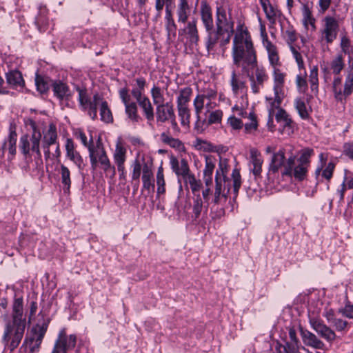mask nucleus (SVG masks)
I'll return each instance as SVG.
<instances>
[{"instance_id":"4","label":"nucleus","mask_w":353,"mask_h":353,"mask_svg":"<svg viewBox=\"0 0 353 353\" xmlns=\"http://www.w3.org/2000/svg\"><path fill=\"white\" fill-rule=\"evenodd\" d=\"M38 316V322L32 327L30 336H26L24 341V344L29 347L31 353L39 352L50 321V318L42 312L39 313Z\"/></svg>"},{"instance_id":"46","label":"nucleus","mask_w":353,"mask_h":353,"mask_svg":"<svg viewBox=\"0 0 353 353\" xmlns=\"http://www.w3.org/2000/svg\"><path fill=\"white\" fill-rule=\"evenodd\" d=\"M125 112L128 118L133 122H139L141 120L140 116L138 114L137 105L136 103L132 102L125 105Z\"/></svg>"},{"instance_id":"22","label":"nucleus","mask_w":353,"mask_h":353,"mask_svg":"<svg viewBox=\"0 0 353 353\" xmlns=\"http://www.w3.org/2000/svg\"><path fill=\"white\" fill-rule=\"evenodd\" d=\"M201 15L203 23L205 26L206 30L208 32V34L213 30L214 23L212 14L211 8L205 3L202 2L201 6Z\"/></svg>"},{"instance_id":"27","label":"nucleus","mask_w":353,"mask_h":353,"mask_svg":"<svg viewBox=\"0 0 353 353\" xmlns=\"http://www.w3.org/2000/svg\"><path fill=\"white\" fill-rule=\"evenodd\" d=\"M283 97V94L282 92H278L277 94L274 93V98L268 97L265 98L268 103L269 121L272 122L274 110L279 109Z\"/></svg>"},{"instance_id":"21","label":"nucleus","mask_w":353,"mask_h":353,"mask_svg":"<svg viewBox=\"0 0 353 353\" xmlns=\"http://www.w3.org/2000/svg\"><path fill=\"white\" fill-rule=\"evenodd\" d=\"M143 189L149 190L154 188L152 164L143 162L142 174Z\"/></svg>"},{"instance_id":"32","label":"nucleus","mask_w":353,"mask_h":353,"mask_svg":"<svg viewBox=\"0 0 353 353\" xmlns=\"http://www.w3.org/2000/svg\"><path fill=\"white\" fill-rule=\"evenodd\" d=\"M96 150V154L98 157V161L99 163L100 164L101 168L103 170H107L108 168H110V165H111V163L100 141H99L98 143H97Z\"/></svg>"},{"instance_id":"58","label":"nucleus","mask_w":353,"mask_h":353,"mask_svg":"<svg viewBox=\"0 0 353 353\" xmlns=\"http://www.w3.org/2000/svg\"><path fill=\"white\" fill-rule=\"evenodd\" d=\"M340 46L342 52L350 57L352 54V48L350 40L345 35L341 37Z\"/></svg>"},{"instance_id":"42","label":"nucleus","mask_w":353,"mask_h":353,"mask_svg":"<svg viewBox=\"0 0 353 353\" xmlns=\"http://www.w3.org/2000/svg\"><path fill=\"white\" fill-rule=\"evenodd\" d=\"M303 22L305 27L310 25L313 29H315V19L313 17L312 12L307 4H304L302 8Z\"/></svg>"},{"instance_id":"63","label":"nucleus","mask_w":353,"mask_h":353,"mask_svg":"<svg viewBox=\"0 0 353 353\" xmlns=\"http://www.w3.org/2000/svg\"><path fill=\"white\" fill-rule=\"evenodd\" d=\"M296 84L300 92H305L307 90V83L305 77L299 74L296 78Z\"/></svg>"},{"instance_id":"57","label":"nucleus","mask_w":353,"mask_h":353,"mask_svg":"<svg viewBox=\"0 0 353 353\" xmlns=\"http://www.w3.org/2000/svg\"><path fill=\"white\" fill-rule=\"evenodd\" d=\"M284 38L290 48L291 46H294V43L297 40V36L295 30L292 28H289L283 32Z\"/></svg>"},{"instance_id":"11","label":"nucleus","mask_w":353,"mask_h":353,"mask_svg":"<svg viewBox=\"0 0 353 353\" xmlns=\"http://www.w3.org/2000/svg\"><path fill=\"white\" fill-rule=\"evenodd\" d=\"M170 163L171 168L177 176L179 183L181 182V179L184 181L189 176L193 174L190 171L188 162L185 158L179 160L176 157L172 156L170 159Z\"/></svg>"},{"instance_id":"51","label":"nucleus","mask_w":353,"mask_h":353,"mask_svg":"<svg viewBox=\"0 0 353 353\" xmlns=\"http://www.w3.org/2000/svg\"><path fill=\"white\" fill-rule=\"evenodd\" d=\"M161 140L164 143H166V144L169 145L170 147L174 148L179 149L183 145V143L180 140H179L178 139H174V138L169 136L168 134H167L165 132H163L161 134Z\"/></svg>"},{"instance_id":"55","label":"nucleus","mask_w":353,"mask_h":353,"mask_svg":"<svg viewBox=\"0 0 353 353\" xmlns=\"http://www.w3.org/2000/svg\"><path fill=\"white\" fill-rule=\"evenodd\" d=\"M77 90L79 93V102L81 109H83L88 104L92 101L91 99L89 98L87 94V91L85 89H82L80 88H77Z\"/></svg>"},{"instance_id":"53","label":"nucleus","mask_w":353,"mask_h":353,"mask_svg":"<svg viewBox=\"0 0 353 353\" xmlns=\"http://www.w3.org/2000/svg\"><path fill=\"white\" fill-rule=\"evenodd\" d=\"M275 118L277 122H282L284 126H290L292 123V120L289 117L288 114L282 108L278 110Z\"/></svg>"},{"instance_id":"30","label":"nucleus","mask_w":353,"mask_h":353,"mask_svg":"<svg viewBox=\"0 0 353 353\" xmlns=\"http://www.w3.org/2000/svg\"><path fill=\"white\" fill-rule=\"evenodd\" d=\"M190 10L189 0H179L176 10L178 21L185 23L190 13Z\"/></svg>"},{"instance_id":"31","label":"nucleus","mask_w":353,"mask_h":353,"mask_svg":"<svg viewBox=\"0 0 353 353\" xmlns=\"http://www.w3.org/2000/svg\"><path fill=\"white\" fill-rule=\"evenodd\" d=\"M57 132L56 125L50 123L48 130L44 133L42 144L51 146L57 144Z\"/></svg>"},{"instance_id":"28","label":"nucleus","mask_w":353,"mask_h":353,"mask_svg":"<svg viewBox=\"0 0 353 353\" xmlns=\"http://www.w3.org/2000/svg\"><path fill=\"white\" fill-rule=\"evenodd\" d=\"M263 44L268 53V58L270 64L276 68L279 63V57L277 52L276 47L267 38L263 40Z\"/></svg>"},{"instance_id":"7","label":"nucleus","mask_w":353,"mask_h":353,"mask_svg":"<svg viewBox=\"0 0 353 353\" xmlns=\"http://www.w3.org/2000/svg\"><path fill=\"white\" fill-rule=\"evenodd\" d=\"M24 332L25 328L6 323L1 336V343L4 345V350H9L10 353H12L19 345Z\"/></svg>"},{"instance_id":"3","label":"nucleus","mask_w":353,"mask_h":353,"mask_svg":"<svg viewBox=\"0 0 353 353\" xmlns=\"http://www.w3.org/2000/svg\"><path fill=\"white\" fill-rule=\"evenodd\" d=\"M216 30L208 34L206 46L209 51L213 49L219 39L222 46L228 44L234 34V23L227 19L225 11L221 7L216 10Z\"/></svg>"},{"instance_id":"47","label":"nucleus","mask_w":353,"mask_h":353,"mask_svg":"<svg viewBox=\"0 0 353 353\" xmlns=\"http://www.w3.org/2000/svg\"><path fill=\"white\" fill-rule=\"evenodd\" d=\"M223 117V112L221 110H216L209 112L206 119V126L212 124L221 123Z\"/></svg>"},{"instance_id":"39","label":"nucleus","mask_w":353,"mask_h":353,"mask_svg":"<svg viewBox=\"0 0 353 353\" xmlns=\"http://www.w3.org/2000/svg\"><path fill=\"white\" fill-rule=\"evenodd\" d=\"M143 164L138 160L135 159L132 164V180L135 181L136 183L134 185V192L137 191L139 183V178L141 174V170L143 171Z\"/></svg>"},{"instance_id":"60","label":"nucleus","mask_w":353,"mask_h":353,"mask_svg":"<svg viewBox=\"0 0 353 353\" xmlns=\"http://www.w3.org/2000/svg\"><path fill=\"white\" fill-rule=\"evenodd\" d=\"M35 83L38 91L41 93H45L49 89L48 81L41 76L37 74L35 78Z\"/></svg>"},{"instance_id":"45","label":"nucleus","mask_w":353,"mask_h":353,"mask_svg":"<svg viewBox=\"0 0 353 353\" xmlns=\"http://www.w3.org/2000/svg\"><path fill=\"white\" fill-rule=\"evenodd\" d=\"M101 120L105 123H109L113 121V117L110 110L108 103L103 101L100 107Z\"/></svg>"},{"instance_id":"10","label":"nucleus","mask_w":353,"mask_h":353,"mask_svg":"<svg viewBox=\"0 0 353 353\" xmlns=\"http://www.w3.org/2000/svg\"><path fill=\"white\" fill-rule=\"evenodd\" d=\"M309 322L315 332L327 341L332 342L335 340L336 336L334 330L327 326L321 319L310 316Z\"/></svg>"},{"instance_id":"5","label":"nucleus","mask_w":353,"mask_h":353,"mask_svg":"<svg viewBox=\"0 0 353 353\" xmlns=\"http://www.w3.org/2000/svg\"><path fill=\"white\" fill-rule=\"evenodd\" d=\"M30 126L32 129L31 135L24 134L20 138L19 149L24 155L35 153L39 158L41 157L40 150L42 134L37 128L35 122L31 121Z\"/></svg>"},{"instance_id":"17","label":"nucleus","mask_w":353,"mask_h":353,"mask_svg":"<svg viewBox=\"0 0 353 353\" xmlns=\"http://www.w3.org/2000/svg\"><path fill=\"white\" fill-rule=\"evenodd\" d=\"M17 134L15 131H10L8 136L4 139L0 147V158L4 156L6 150H8L11 156L16 154V143Z\"/></svg>"},{"instance_id":"24","label":"nucleus","mask_w":353,"mask_h":353,"mask_svg":"<svg viewBox=\"0 0 353 353\" xmlns=\"http://www.w3.org/2000/svg\"><path fill=\"white\" fill-rule=\"evenodd\" d=\"M103 99L98 94L96 93L93 95L92 101L82 109L83 111H86L89 117L92 120L97 119V108L101 105Z\"/></svg>"},{"instance_id":"48","label":"nucleus","mask_w":353,"mask_h":353,"mask_svg":"<svg viewBox=\"0 0 353 353\" xmlns=\"http://www.w3.org/2000/svg\"><path fill=\"white\" fill-rule=\"evenodd\" d=\"M184 183L186 185H190V189L194 195H196L197 192H199L201 188H202V183L201 181L196 179L194 174H192L191 176H189V177L184 181Z\"/></svg>"},{"instance_id":"41","label":"nucleus","mask_w":353,"mask_h":353,"mask_svg":"<svg viewBox=\"0 0 353 353\" xmlns=\"http://www.w3.org/2000/svg\"><path fill=\"white\" fill-rule=\"evenodd\" d=\"M274 68V92L277 94L278 92H282L285 76L279 69Z\"/></svg>"},{"instance_id":"44","label":"nucleus","mask_w":353,"mask_h":353,"mask_svg":"<svg viewBox=\"0 0 353 353\" xmlns=\"http://www.w3.org/2000/svg\"><path fill=\"white\" fill-rule=\"evenodd\" d=\"M126 149L118 142L116 145L115 152L114 154V160L117 165L124 164L125 161Z\"/></svg>"},{"instance_id":"25","label":"nucleus","mask_w":353,"mask_h":353,"mask_svg":"<svg viewBox=\"0 0 353 353\" xmlns=\"http://www.w3.org/2000/svg\"><path fill=\"white\" fill-rule=\"evenodd\" d=\"M232 90L234 94H238L246 87V82L240 73H237L234 69L231 72V78L230 81Z\"/></svg>"},{"instance_id":"52","label":"nucleus","mask_w":353,"mask_h":353,"mask_svg":"<svg viewBox=\"0 0 353 353\" xmlns=\"http://www.w3.org/2000/svg\"><path fill=\"white\" fill-rule=\"evenodd\" d=\"M309 81L312 91H318L319 79H318V67L314 66L310 72Z\"/></svg>"},{"instance_id":"54","label":"nucleus","mask_w":353,"mask_h":353,"mask_svg":"<svg viewBox=\"0 0 353 353\" xmlns=\"http://www.w3.org/2000/svg\"><path fill=\"white\" fill-rule=\"evenodd\" d=\"M289 338L290 341L286 343L285 348L294 347V349H299V341L293 327L289 328Z\"/></svg>"},{"instance_id":"56","label":"nucleus","mask_w":353,"mask_h":353,"mask_svg":"<svg viewBox=\"0 0 353 353\" xmlns=\"http://www.w3.org/2000/svg\"><path fill=\"white\" fill-rule=\"evenodd\" d=\"M215 168V159L212 157H205V165L203 170L204 176H212Z\"/></svg>"},{"instance_id":"34","label":"nucleus","mask_w":353,"mask_h":353,"mask_svg":"<svg viewBox=\"0 0 353 353\" xmlns=\"http://www.w3.org/2000/svg\"><path fill=\"white\" fill-rule=\"evenodd\" d=\"M183 32L188 34V39L191 43L196 44L199 41L198 30L196 28V21L193 19L189 21L187 27L183 29Z\"/></svg>"},{"instance_id":"12","label":"nucleus","mask_w":353,"mask_h":353,"mask_svg":"<svg viewBox=\"0 0 353 353\" xmlns=\"http://www.w3.org/2000/svg\"><path fill=\"white\" fill-rule=\"evenodd\" d=\"M226 176L224 174L222 163H220L219 170L216 172L215 176V192L214 196L212 202L217 205L220 203L221 197L226 198V194L224 192L225 189V183L227 181Z\"/></svg>"},{"instance_id":"23","label":"nucleus","mask_w":353,"mask_h":353,"mask_svg":"<svg viewBox=\"0 0 353 353\" xmlns=\"http://www.w3.org/2000/svg\"><path fill=\"white\" fill-rule=\"evenodd\" d=\"M66 157L69 158L79 168L83 163V159L80 154L75 150L74 142L71 139H67L65 143Z\"/></svg>"},{"instance_id":"29","label":"nucleus","mask_w":353,"mask_h":353,"mask_svg":"<svg viewBox=\"0 0 353 353\" xmlns=\"http://www.w3.org/2000/svg\"><path fill=\"white\" fill-rule=\"evenodd\" d=\"M294 107L302 119H307L310 117V113L312 111L311 108L308 106L304 99L297 97L294 100Z\"/></svg>"},{"instance_id":"43","label":"nucleus","mask_w":353,"mask_h":353,"mask_svg":"<svg viewBox=\"0 0 353 353\" xmlns=\"http://www.w3.org/2000/svg\"><path fill=\"white\" fill-rule=\"evenodd\" d=\"M151 96L154 105H158L165 103L163 92L159 86L154 85L151 89Z\"/></svg>"},{"instance_id":"2","label":"nucleus","mask_w":353,"mask_h":353,"mask_svg":"<svg viewBox=\"0 0 353 353\" xmlns=\"http://www.w3.org/2000/svg\"><path fill=\"white\" fill-rule=\"evenodd\" d=\"M314 155V150L310 148H303L300 151V157L295 163V156L290 157L281 171L283 177L294 178L296 181H303L307 177L310 166V158Z\"/></svg>"},{"instance_id":"64","label":"nucleus","mask_w":353,"mask_h":353,"mask_svg":"<svg viewBox=\"0 0 353 353\" xmlns=\"http://www.w3.org/2000/svg\"><path fill=\"white\" fill-rule=\"evenodd\" d=\"M339 313L349 319H353V305L347 304L338 310Z\"/></svg>"},{"instance_id":"20","label":"nucleus","mask_w":353,"mask_h":353,"mask_svg":"<svg viewBox=\"0 0 353 353\" xmlns=\"http://www.w3.org/2000/svg\"><path fill=\"white\" fill-rule=\"evenodd\" d=\"M301 336L303 342L305 345L315 349L325 350V345L324 343L312 332L307 330H301Z\"/></svg>"},{"instance_id":"9","label":"nucleus","mask_w":353,"mask_h":353,"mask_svg":"<svg viewBox=\"0 0 353 353\" xmlns=\"http://www.w3.org/2000/svg\"><path fill=\"white\" fill-rule=\"evenodd\" d=\"M77 337L74 334L67 336L64 329L61 330L55 341L52 353H66L75 347Z\"/></svg>"},{"instance_id":"35","label":"nucleus","mask_w":353,"mask_h":353,"mask_svg":"<svg viewBox=\"0 0 353 353\" xmlns=\"http://www.w3.org/2000/svg\"><path fill=\"white\" fill-rule=\"evenodd\" d=\"M59 173L61 174L63 190L64 192H69L71 186L70 171L65 165L61 164Z\"/></svg>"},{"instance_id":"6","label":"nucleus","mask_w":353,"mask_h":353,"mask_svg":"<svg viewBox=\"0 0 353 353\" xmlns=\"http://www.w3.org/2000/svg\"><path fill=\"white\" fill-rule=\"evenodd\" d=\"M342 79L339 75H334L332 90L334 99L342 104L353 92V72H349L345 79L343 90H341Z\"/></svg>"},{"instance_id":"8","label":"nucleus","mask_w":353,"mask_h":353,"mask_svg":"<svg viewBox=\"0 0 353 353\" xmlns=\"http://www.w3.org/2000/svg\"><path fill=\"white\" fill-rule=\"evenodd\" d=\"M157 121L165 123L170 121L174 132H179V128L176 120V115L173 105L170 102L157 105L156 107Z\"/></svg>"},{"instance_id":"15","label":"nucleus","mask_w":353,"mask_h":353,"mask_svg":"<svg viewBox=\"0 0 353 353\" xmlns=\"http://www.w3.org/2000/svg\"><path fill=\"white\" fill-rule=\"evenodd\" d=\"M324 28L323 34L327 43H332L336 39L339 28L338 21L332 17H325L324 19Z\"/></svg>"},{"instance_id":"1","label":"nucleus","mask_w":353,"mask_h":353,"mask_svg":"<svg viewBox=\"0 0 353 353\" xmlns=\"http://www.w3.org/2000/svg\"><path fill=\"white\" fill-rule=\"evenodd\" d=\"M233 63L239 67L242 63V70L247 67H255L256 63V52L253 47L251 37L247 31H241L235 34L232 51Z\"/></svg>"},{"instance_id":"19","label":"nucleus","mask_w":353,"mask_h":353,"mask_svg":"<svg viewBox=\"0 0 353 353\" xmlns=\"http://www.w3.org/2000/svg\"><path fill=\"white\" fill-rule=\"evenodd\" d=\"M250 163L252 165V172L256 177L261 176L263 159L261 153L256 148L250 150Z\"/></svg>"},{"instance_id":"40","label":"nucleus","mask_w":353,"mask_h":353,"mask_svg":"<svg viewBox=\"0 0 353 353\" xmlns=\"http://www.w3.org/2000/svg\"><path fill=\"white\" fill-rule=\"evenodd\" d=\"M192 90L189 87L181 89L176 99V106L188 105Z\"/></svg>"},{"instance_id":"50","label":"nucleus","mask_w":353,"mask_h":353,"mask_svg":"<svg viewBox=\"0 0 353 353\" xmlns=\"http://www.w3.org/2000/svg\"><path fill=\"white\" fill-rule=\"evenodd\" d=\"M260 3L265 13L266 17L274 23L275 20V12L273 7L270 4V0H260Z\"/></svg>"},{"instance_id":"49","label":"nucleus","mask_w":353,"mask_h":353,"mask_svg":"<svg viewBox=\"0 0 353 353\" xmlns=\"http://www.w3.org/2000/svg\"><path fill=\"white\" fill-rule=\"evenodd\" d=\"M208 99L206 94H198L193 101L195 114H201L203 109L205 107V102Z\"/></svg>"},{"instance_id":"14","label":"nucleus","mask_w":353,"mask_h":353,"mask_svg":"<svg viewBox=\"0 0 353 353\" xmlns=\"http://www.w3.org/2000/svg\"><path fill=\"white\" fill-rule=\"evenodd\" d=\"M251 68L255 69L254 74L248 75L251 89L253 93L257 94L263 87V83L268 80V76L263 68L257 66V63L255 67Z\"/></svg>"},{"instance_id":"36","label":"nucleus","mask_w":353,"mask_h":353,"mask_svg":"<svg viewBox=\"0 0 353 353\" xmlns=\"http://www.w3.org/2000/svg\"><path fill=\"white\" fill-rule=\"evenodd\" d=\"M138 103L142 108L147 120L149 121H152L154 117V110L148 97L143 98L141 101L138 102Z\"/></svg>"},{"instance_id":"33","label":"nucleus","mask_w":353,"mask_h":353,"mask_svg":"<svg viewBox=\"0 0 353 353\" xmlns=\"http://www.w3.org/2000/svg\"><path fill=\"white\" fill-rule=\"evenodd\" d=\"M137 85L133 88L131 91L132 95L137 100V103L142 100L143 98L147 97L143 95L145 87L146 85V81L143 77H139L135 80Z\"/></svg>"},{"instance_id":"18","label":"nucleus","mask_w":353,"mask_h":353,"mask_svg":"<svg viewBox=\"0 0 353 353\" xmlns=\"http://www.w3.org/2000/svg\"><path fill=\"white\" fill-rule=\"evenodd\" d=\"M54 95L60 100H68L72 97L71 91L66 83L61 80L52 81Z\"/></svg>"},{"instance_id":"16","label":"nucleus","mask_w":353,"mask_h":353,"mask_svg":"<svg viewBox=\"0 0 353 353\" xmlns=\"http://www.w3.org/2000/svg\"><path fill=\"white\" fill-rule=\"evenodd\" d=\"M285 161V150L284 148H281L276 152H273L268 165V174L278 173L281 168L284 169Z\"/></svg>"},{"instance_id":"59","label":"nucleus","mask_w":353,"mask_h":353,"mask_svg":"<svg viewBox=\"0 0 353 353\" xmlns=\"http://www.w3.org/2000/svg\"><path fill=\"white\" fill-rule=\"evenodd\" d=\"M232 178L233 181V190L234 193L237 195L241 185V177L239 170L234 169L232 173Z\"/></svg>"},{"instance_id":"26","label":"nucleus","mask_w":353,"mask_h":353,"mask_svg":"<svg viewBox=\"0 0 353 353\" xmlns=\"http://www.w3.org/2000/svg\"><path fill=\"white\" fill-rule=\"evenodd\" d=\"M6 81L12 88H23L25 85L22 74L18 70H11L6 73Z\"/></svg>"},{"instance_id":"37","label":"nucleus","mask_w":353,"mask_h":353,"mask_svg":"<svg viewBox=\"0 0 353 353\" xmlns=\"http://www.w3.org/2000/svg\"><path fill=\"white\" fill-rule=\"evenodd\" d=\"M177 107L178 115L181 119V123L183 126L188 128L190 123V110L188 105H180Z\"/></svg>"},{"instance_id":"13","label":"nucleus","mask_w":353,"mask_h":353,"mask_svg":"<svg viewBox=\"0 0 353 353\" xmlns=\"http://www.w3.org/2000/svg\"><path fill=\"white\" fill-rule=\"evenodd\" d=\"M23 301L22 298H18L14 300L12 305V319L6 323L14 325L20 326L26 329V321L23 316Z\"/></svg>"},{"instance_id":"38","label":"nucleus","mask_w":353,"mask_h":353,"mask_svg":"<svg viewBox=\"0 0 353 353\" xmlns=\"http://www.w3.org/2000/svg\"><path fill=\"white\" fill-rule=\"evenodd\" d=\"M330 70L334 75H339L345 67L343 57L338 54L330 62Z\"/></svg>"},{"instance_id":"62","label":"nucleus","mask_w":353,"mask_h":353,"mask_svg":"<svg viewBox=\"0 0 353 353\" xmlns=\"http://www.w3.org/2000/svg\"><path fill=\"white\" fill-rule=\"evenodd\" d=\"M290 49L293 54L294 58L296 60L299 68H304V61L301 54L299 51V48L297 49L295 46H291Z\"/></svg>"},{"instance_id":"61","label":"nucleus","mask_w":353,"mask_h":353,"mask_svg":"<svg viewBox=\"0 0 353 353\" xmlns=\"http://www.w3.org/2000/svg\"><path fill=\"white\" fill-rule=\"evenodd\" d=\"M203 208V201L201 199V197L199 194L196 195V199L194 201V205H193V213L195 216V218H198L201 212L202 211Z\"/></svg>"}]
</instances>
